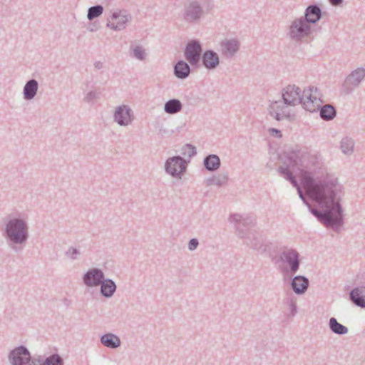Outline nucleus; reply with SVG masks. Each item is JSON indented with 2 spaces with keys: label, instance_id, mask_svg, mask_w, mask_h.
<instances>
[{
  "label": "nucleus",
  "instance_id": "obj_1",
  "mask_svg": "<svg viewBox=\"0 0 365 365\" xmlns=\"http://www.w3.org/2000/svg\"><path fill=\"white\" fill-rule=\"evenodd\" d=\"M298 178L301 186L312 200L316 201L322 209H325L322 215L325 223L334 224L340 219V207L334 201V192L327 186L315 184L309 173L300 171Z\"/></svg>",
  "mask_w": 365,
  "mask_h": 365
},
{
  "label": "nucleus",
  "instance_id": "obj_2",
  "mask_svg": "<svg viewBox=\"0 0 365 365\" xmlns=\"http://www.w3.org/2000/svg\"><path fill=\"white\" fill-rule=\"evenodd\" d=\"M302 101L304 108L310 112L319 110L323 103L321 93L314 86L304 91Z\"/></svg>",
  "mask_w": 365,
  "mask_h": 365
},
{
  "label": "nucleus",
  "instance_id": "obj_3",
  "mask_svg": "<svg viewBox=\"0 0 365 365\" xmlns=\"http://www.w3.org/2000/svg\"><path fill=\"white\" fill-rule=\"evenodd\" d=\"M7 233L10 239L16 242H21L26 238V227L23 221H11L7 225Z\"/></svg>",
  "mask_w": 365,
  "mask_h": 365
},
{
  "label": "nucleus",
  "instance_id": "obj_4",
  "mask_svg": "<svg viewBox=\"0 0 365 365\" xmlns=\"http://www.w3.org/2000/svg\"><path fill=\"white\" fill-rule=\"evenodd\" d=\"M201 48L198 43L190 42L187 44L185 55L186 59L192 64L196 63L200 60Z\"/></svg>",
  "mask_w": 365,
  "mask_h": 365
},
{
  "label": "nucleus",
  "instance_id": "obj_5",
  "mask_svg": "<svg viewBox=\"0 0 365 365\" xmlns=\"http://www.w3.org/2000/svg\"><path fill=\"white\" fill-rule=\"evenodd\" d=\"M29 358V351L23 346L14 349L10 355V360L13 365H23Z\"/></svg>",
  "mask_w": 365,
  "mask_h": 365
},
{
  "label": "nucleus",
  "instance_id": "obj_6",
  "mask_svg": "<svg viewBox=\"0 0 365 365\" xmlns=\"http://www.w3.org/2000/svg\"><path fill=\"white\" fill-rule=\"evenodd\" d=\"M185 168V162L181 158H173L167 162L166 170L173 176L179 175Z\"/></svg>",
  "mask_w": 365,
  "mask_h": 365
},
{
  "label": "nucleus",
  "instance_id": "obj_7",
  "mask_svg": "<svg viewBox=\"0 0 365 365\" xmlns=\"http://www.w3.org/2000/svg\"><path fill=\"white\" fill-rule=\"evenodd\" d=\"M282 96L287 104L294 105L299 100V88L294 86H289L285 88Z\"/></svg>",
  "mask_w": 365,
  "mask_h": 365
},
{
  "label": "nucleus",
  "instance_id": "obj_8",
  "mask_svg": "<svg viewBox=\"0 0 365 365\" xmlns=\"http://www.w3.org/2000/svg\"><path fill=\"white\" fill-rule=\"evenodd\" d=\"M103 278V275L101 271L92 269L86 274L84 282L88 286H96L100 284Z\"/></svg>",
  "mask_w": 365,
  "mask_h": 365
},
{
  "label": "nucleus",
  "instance_id": "obj_9",
  "mask_svg": "<svg viewBox=\"0 0 365 365\" xmlns=\"http://www.w3.org/2000/svg\"><path fill=\"white\" fill-rule=\"evenodd\" d=\"M115 119L120 125H127L131 120L130 110L125 106L119 107L115 113Z\"/></svg>",
  "mask_w": 365,
  "mask_h": 365
},
{
  "label": "nucleus",
  "instance_id": "obj_10",
  "mask_svg": "<svg viewBox=\"0 0 365 365\" xmlns=\"http://www.w3.org/2000/svg\"><path fill=\"white\" fill-rule=\"evenodd\" d=\"M351 298L356 305L365 307V288L354 289L351 293Z\"/></svg>",
  "mask_w": 365,
  "mask_h": 365
},
{
  "label": "nucleus",
  "instance_id": "obj_11",
  "mask_svg": "<svg viewBox=\"0 0 365 365\" xmlns=\"http://www.w3.org/2000/svg\"><path fill=\"white\" fill-rule=\"evenodd\" d=\"M308 286V280L303 277H296L292 281V287L296 293L304 292Z\"/></svg>",
  "mask_w": 365,
  "mask_h": 365
},
{
  "label": "nucleus",
  "instance_id": "obj_12",
  "mask_svg": "<svg viewBox=\"0 0 365 365\" xmlns=\"http://www.w3.org/2000/svg\"><path fill=\"white\" fill-rule=\"evenodd\" d=\"M127 21V18L122 15L114 14L109 20L108 25L115 29H120Z\"/></svg>",
  "mask_w": 365,
  "mask_h": 365
},
{
  "label": "nucleus",
  "instance_id": "obj_13",
  "mask_svg": "<svg viewBox=\"0 0 365 365\" xmlns=\"http://www.w3.org/2000/svg\"><path fill=\"white\" fill-rule=\"evenodd\" d=\"M203 62L207 68H214L219 63L218 56L212 51H207L204 54Z\"/></svg>",
  "mask_w": 365,
  "mask_h": 365
},
{
  "label": "nucleus",
  "instance_id": "obj_14",
  "mask_svg": "<svg viewBox=\"0 0 365 365\" xmlns=\"http://www.w3.org/2000/svg\"><path fill=\"white\" fill-rule=\"evenodd\" d=\"M101 341L105 346L111 348L118 347L120 344L118 337L110 334L103 336Z\"/></svg>",
  "mask_w": 365,
  "mask_h": 365
},
{
  "label": "nucleus",
  "instance_id": "obj_15",
  "mask_svg": "<svg viewBox=\"0 0 365 365\" xmlns=\"http://www.w3.org/2000/svg\"><path fill=\"white\" fill-rule=\"evenodd\" d=\"M38 85L35 80L29 81L24 87V96L26 99H31L36 94Z\"/></svg>",
  "mask_w": 365,
  "mask_h": 365
},
{
  "label": "nucleus",
  "instance_id": "obj_16",
  "mask_svg": "<svg viewBox=\"0 0 365 365\" xmlns=\"http://www.w3.org/2000/svg\"><path fill=\"white\" fill-rule=\"evenodd\" d=\"M175 73L178 78H185L190 73L189 66L183 61H180L175 67Z\"/></svg>",
  "mask_w": 365,
  "mask_h": 365
},
{
  "label": "nucleus",
  "instance_id": "obj_17",
  "mask_svg": "<svg viewBox=\"0 0 365 365\" xmlns=\"http://www.w3.org/2000/svg\"><path fill=\"white\" fill-rule=\"evenodd\" d=\"M182 108V104L180 101L173 99L168 101L165 105V110L168 113H175Z\"/></svg>",
  "mask_w": 365,
  "mask_h": 365
},
{
  "label": "nucleus",
  "instance_id": "obj_18",
  "mask_svg": "<svg viewBox=\"0 0 365 365\" xmlns=\"http://www.w3.org/2000/svg\"><path fill=\"white\" fill-rule=\"evenodd\" d=\"M320 17V9L316 6L309 7L306 12V19L308 21L314 23Z\"/></svg>",
  "mask_w": 365,
  "mask_h": 365
},
{
  "label": "nucleus",
  "instance_id": "obj_19",
  "mask_svg": "<svg viewBox=\"0 0 365 365\" xmlns=\"http://www.w3.org/2000/svg\"><path fill=\"white\" fill-rule=\"evenodd\" d=\"M320 115L324 120H331L336 115L335 109L330 105H325L321 108Z\"/></svg>",
  "mask_w": 365,
  "mask_h": 365
},
{
  "label": "nucleus",
  "instance_id": "obj_20",
  "mask_svg": "<svg viewBox=\"0 0 365 365\" xmlns=\"http://www.w3.org/2000/svg\"><path fill=\"white\" fill-rule=\"evenodd\" d=\"M205 165L210 170H215L220 165V159L217 155H209L205 160Z\"/></svg>",
  "mask_w": 365,
  "mask_h": 365
},
{
  "label": "nucleus",
  "instance_id": "obj_21",
  "mask_svg": "<svg viewBox=\"0 0 365 365\" xmlns=\"http://www.w3.org/2000/svg\"><path fill=\"white\" fill-rule=\"evenodd\" d=\"M115 289V284L111 280H106L103 282L101 292L106 297L111 296Z\"/></svg>",
  "mask_w": 365,
  "mask_h": 365
},
{
  "label": "nucleus",
  "instance_id": "obj_22",
  "mask_svg": "<svg viewBox=\"0 0 365 365\" xmlns=\"http://www.w3.org/2000/svg\"><path fill=\"white\" fill-rule=\"evenodd\" d=\"M287 260L292 266V271L295 272L298 269L299 262L297 260V254L294 251H290L286 256Z\"/></svg>",
  "mask_w": 365,
  "mask_h": 365
},
{
  "label": "nucleus",
  "instance_id": "obj_23",
  "mask_svg": "<svg viewBox=\"0 0 365 365\" xmlns=\"http://www.w3.org/2000/svg\"><path fill=\"white\" fill-rule=\"evenodd\" d=\"M330 327L334 332L337 334H345L347 331V329L339 324L334 318L330 319Z\"/></svg>",
  "mask_w": 365,
  "mask_h": 365
},
{
  "label": "nucleus",
  "instance_id": "obj_24",
  "mask_svg": "<svg viewBox=\"0 0 365 365\" xmlns=\"http://www.w3.org/2000/svg\"><path fill=\"white\" fill-rule=\"evenodd\" d=\"M304 32L303 23L295 21L291 28V33L294 37L302 36Z\"/></svg>",
  "mask_w": 365,
  "mask_h": 365
},
{
  "label": "nucleus",
  "instance_id": "obj_25",
  "mask_svg": "<svg viewBox=\"0 0 365 365\" xmlns=\"http://www.w3.org/2000/svg\"><path fill=\"white\" fill-rule=\"evenodd\" d=\"M103 7L101 6H96L89 9L88 18L91 20L96 17L99 16L103 13Z\"/></svg>",
  "mask_w": 365,
  "mask_h": 365
},
{
  "label": "nucleus",
  "instance_id": "obj_26",
  "mask_svg": "<svg viewBox=\"0 0 365 365\" xmlns=\"http://www.w3.org/2000/svg\"><path fill=\"white\" fill-rule=\"evenodd\" d=\"M282 172L286 173V174L287 175L289 178L292 180V183H294L295 186L298 187V185L297 184V180L292 176V173H295V170L294 168V165L292 163H289L288 168H286L285 170L282 169Z\"/></svg>",
  "mask_w": 365,
  "mask_h": 365
},
{
  "label": "nucleus",
  "instance_id": "obj_27",
  "mask_svg": "<svg viewBox=\"0 0 365 365\" xmlns=\"http://www.w3.org/2000/svg\"><path fill=\"white\" fill-rule=\"evenodd\" d=\"M43 365H62V361L58 355H53L48 358Z\"/></svg>",
  "mask_w": 365,
  "mask_h": 365
},
{
  "label": "nucleus",
  "instance_id": "obj_28",
  "mask_svg": "<svg viewBox=\"0 0 365 365\" xmlns=\"http://www.w3.org/2000/svg\"><path fill=\"white\" fill-rule=\"evenodd\" d=\"M365 76V71L364 69H358L351 74L353 82H359Z\"/></svg>",
  "mask_w": 365,
  "mask_h": 365
},
{
  "label": "nucleus",
  "instance_id": "obj_29",
  "mask_svg": "<svg viewBox=\"0 0 365 365\" xmlns=\"http://www.w3.org/2000/svg\"><path fill=\"white\" fill-rule=\"evenodd\" d=\"M225 48L227 53H232L237 50L238 45L235 41H230L225 43Z\"/></svg>",
  "mask_w": 365,
  "mask_h": 365
},
{
  "label": "nucleus",
  "instance_id": "obj_30",
  "mask_svg": "<svg viewBox=\"0 0 365 365\" xmlns=\"http://www.w3.org/2000/svg\"><path fill=\"white\" fill-rule=\"evenodd\" d=\"M341 148L344 153H347L349 151L352 150L353 143L351 140H344L341 143Z\"/></svg>",
  "mask_w": 365,
  "mask_h": 365
},
{
  "label": "nucleus",
  "instance_id": "obj_31",
  "mask_svg": "<svg viewBox=\"0 0 365 365\" xmlns=\"http://www.w3.org/2000/svg\"><path fill=\"white\" fill-rule=\"evenodd\" d=\"M134 54H135V56L139 59H143V54H144V52L143 51L139 48V47H137L136 48H135L134 50Z\"/></svg>",
  "mask_w": 365,
  "mask_h": 365
},
{
  "label": "nucleus",
  "instance_id": "obj_32",
  "mask_svg": "<svg viewBox=\"0 0 365 365\" xmlns=\"http://www.w3.org/2000/svg\"><path fill=\"white\" fill-rule=\"evenodd\" d=\"M197 241L195 239H192L190 240L189 243V249L191 250H195L197 247Z\"/></svg>",
  "mask_w": 365,
  "mask_h": 365
},
{
  "label": "nucleus",
  "instance_id": "obj_33",
  "mask_svg": "<svg viewBox=\"0 0 365 365\" xmlns=\"http://www.w3.org/2000/svg\"><path fill=\"white\" fill-rule=\"evenodd\" d=\"M279 106L278 103H277V102H275L274 103H273V104H272V109L273 110H274L278 109V108H279ZM272 114L273 115H274V111H272Z\"/></svg>",
  "mask_w": 365,
  "mask_h": 365
},
{
  "label": "nucleus",
  "instance_id": "obj_34",
  "mask_svg": "<svg viewBox=\"0 0 365 365\" xmlns=\"http://www.w3.org/2000/svg\"><path fill=\"white\" fill-rule=\"evenodd\" d=\"M330 2L334 5H337L341 2L342 0H329Z\"/></svg>",
  "mask_w": 365,
  "mask_h": 365
},
{
  "label": "nucleus",
  "instance_id": "obj_35",
  "mask_svg": "<svg viewBox=\"0 0 365 365\" xmlns=\"http://www.w3.org/2000/svg\"><path fill=\"white\" fill-rule=\"evenodd\" d=\"M275 118L277 119V120H279V114L277 112H275Z\"/></svg>",
  "mask_w": 365,
  "mask_h": 365
},
{
  "label": "nucleus",
  "instance_id": "obj_36",
  "mask_svg": "<svg viewBox=\"0 0 365 365\" xmlns=\"http://www.w3.org/2000/svg\"><path fill=\"white\" fill-rule=\"evenodd\" d=\"M270 131H271V133H279L277 130H274V129H272Z\"/></svg>",
  "mask_w": 365,
  "mask_h": 365
},
{
  "label": "nucleus",
  "instance_id": "obj_37",
  "mask_svg": "<svg viewBox=\"0 0 365 365\" xmlns=\"http://www.w3.org/2000/svg\"><path fill=\"white\" fill-rule=\"evenodd\" d=\"M312 212H313V213H314L315 215H318V212H317V211H316V210H313Z\"/></svg>",
  "mask_w": 365,
  "mask_h": 365
},
{
  "label": "nucleus",
  "instance_id": "obj_38",
  "mask_svg": "<svg viewBox=\"0 0 365 365\" xmlns=\"http://www.w3.org/2000/svg\"><path fill=\"white\" fill-rule=\"evenodd\" d=\"M298 191L299 192L300 196L302 197V192H301L300 188L299 187H298Z\"/></svg>",
  "mask_w": 365,
  "mask_h": 365
}]
</instances>
